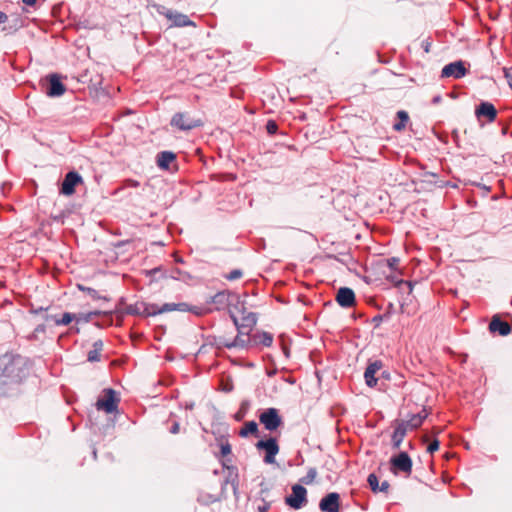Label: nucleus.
Masks as SVG:
<instances>
[{
  "label": "nucleus",
  "mask_w": 512,
  "mask_h": 512,
  "mask_svg": "<svg viewBox=\"0 0 512 512\" xmlns=\"http://www.w3.org/2000/svg\"><path fill=\"white\" fill-rule=\"evenodd\" d=\"M8 22V15L2 11H0V24H4Z\"/></svg>",
  "instance_id": "obj_45"
},
{
  "label": "nucleus",
  "mask_w": 512,
  "mask_h": 512,
  "mask_svg": "<svg viewBox=\"0 0 512 512\" xmlns=\"http://www.w3.org/2000/svg\"><path fill=\"white\" fill-rule=\"evenodd\" d=\"M103 349V342L102 340H96L94 343H93V350H96L98 352H101Z\"/></svg>",
  "instance_id": "obj_42"
},
{
  "label": "nucleus",
  "mask_w": 512,
  "mask_h": 512,
  "mask_svg": "<svg viewBox=\"0 0 512 512\" xmlns=\"http://www.w3.org/2000/svg\"><path fill=\"white\" fill-rule=\"evenodd\" d=\"M389 487H390V485H389L388 481H383L381 483V485L378 486V491L379 492H387Z\"/></svg>",
  "instance_id": "obj_43"
},
{
  "label": "nucleus",
  "mask_w": 512,
  "mask_h": 512,
  "mask_svg": "<svg viewBox=\"0 0 512 512\" xmlns=\"http://www.w3.org/2000/svg\"><path fill=\"white\" fill-rule=\"evenodd\" d=\"M491 332H498L502 336H506L511 332L510 326L507 322L502 321L498 316H494L489 324Z\"/></svg>",
  "instance_id": "obj_19"
},
{
  "label": "nucleus",
  "mask_w": 512,
  "mask_h": 512,
  "mask_svg": "<svg viewBox=\"0 0 512 512\" xmlns=\"http://www.w3.org/2000/svg\"><path fill=\"white\" fill-rule=\"evenodd\" d=\"M367 481L371 490L373 492H378L379 480L374 473L369 474Z\"/></svg>",
  "instance_id": "obj_33"
},
{
  "label": "nucleus",
  "mask_w": 512,
  "mask_h": 512,
  "mask_svg": "<svg viewBox=\"0 0 512 512\" xmlns=\"http://www.w3.org/2000/svg\"><path fill=\"white\" fill-rule=\"evenodd\" d=\"M440 100H441V98H433L432 103L436 105L440 102Z\"/></svg>",
  "instance_id": "obj_53"
},
{
  "label": "nucleus",
  "mask_w": 512,
  "mask_h": 512,
  "mask_svg": "<svg viewBox=\"0 0 512 512\" xmlns=\"http://www.w3.org/2000/svg\"><path fill=\"white\" fill-rule=\"evenodd\" d=\"M176 154L171 151H161L157 154V165L163 170H168L169 165L175 161Z\"/></svg>",
  "instance_id": "obj_20"
},
{
  "label": "nucleus",
  "mask_w": 512,
  "mask_h": 512,
  "mask_svg": "<svg viewBox=\"0 0 512 512\" xmlns=\"http://www.w3.org/2000/svg\"><path fill=\"white\" fill-rule=\"evenodd\" d=\"M439 449V441L437 439L433 440L428 446H427V451L429 453H434L435 451H437Z\"/></svg>",
  "instance_id": "obj_40"
},
{
  "label": "nucleus",
  "mask_w": 512,
  "mask_h": 512,
  "mask_svg": "<svg viewBox=\"0 0 512 512\" xmlns=\"http://www.w3.org/2000/svg\"><path fill=\"white\" fill-rule=\"evenodd\" d=\"M172 311H180V312H191L197 316H202L212 311L211 308L208 307H198L191 306L185 302L180 303H165L161 306L157 304H147L144 302L135 303L134 305H129L127 307V313L130 315H139V316H156L163 313H168Z\"/></svg>",
  "instance_id": "obj_1"
},
{
  "label": "nucleus",
  "mask_w": 512,
  "mask_h": 512,
  "mask_svg": "<svg viewBox=\"0 0 512 512\" xmlns=\"http://www.w3.org/2000/svg\"><path fill=\"white\" fill-rule=\"evenodd\" d=\"M340 496L336 492H331L324 496L319 503V508L323 512H338Z\"/></svg>",
  "instance_id": "obj_14"
},
{
  "label": "nucleus",
  "mask_w": 512,
  "mask_h": 512,
  "mask_svg": "<svg viewBox=\"0 0 512 512\" xmlns=\"http://www.w3.org/2000/svg\"><path fill=\"white\" fill-rule=\"evenodd\" d=\"M53 318H57V317H56V316H54V315H50V314H45V316H44V320H45L46 322L53 321Z\"/></svg>",
  "instance_id": "obj_47"
},
{
  "label": "nucleus",
  "mask_w": 512,
  "mask_h": 512,
  "mask_svg": "<svg viewBox=\"0 0 512 512\" xmlns=\"http://www.w3.org/2000/svg\"><path fill=\"white\" fill-rule=\"evenodd\" d=\"M255 338H256L257 343H259L265 347L271 346V344L273 342V336H272V334H270L268 332H262V333L256 335Z\"/></svg>",
  "instance_id": "obj_29"
},
{
  "label": "nucleus",
  "mask_w": 512,
  "mask_h": 512,
  "mask_svg": "<svg viewBox=\"0 0 512 512\" xmlns=\"http://www.w3.org/2000/svg\"><path fill=\"white\" fill-rule=\"evenodd\" d=\"M307 502V490L299 484L292 486V494L285 498V503L291 508L298 510Z\"/></svg>",
  "instance_id": "obj_9"
},
{
  "label": "nucleus",
  "mask_w": 512,
  "mask_h": 512,
  "mask_svg": "<svg viewBox=\"0 0 512 512\" xmlns=\"http://www.w3.org/2000/svg\"><path fill=\"white\" fill-rule=\"evenodd\" d=\"M22 2L25 4V5H28V6H34L35 3H36V0H22Z\"/></svg>",
  "instance_id": "obj_48"
},
{
  "label": "nucleus",
  "mask_w": 512,
  "mask_h": 512,
  "mask_svg": "<svg viewBox=\"0 0 512 512\" xmlns=\"http://www.w3.org/2000/svg\"><path fill=\"white\" fill-rule=\"evenodd\" d=\"M381 377H383V378H385V379H390V374H389V372H387V371H383V372L381 373Z\"/></svg>",
  "instance_id": "obj_50"
},
{
  "label": "nucleus",
  "mask_w": 512,
  "mask_h": 512,
  "mask_svg": "<svg viewBox=\"0 0 512 512\" xmlns=\"http://www.w3.org/2000/svg\"><path fill=\"white\" fill-rule=\"evenodd\" d=\"M180 430V425L178 422H174L172 426L169 428L170 433L177 434Z\"/></svg>",
  "instance_id": "obj_44"
},
{
  "label": "nucleus",
  "mask_w": 512,
  "mask_h": 512,
  "mask_svg": "<svg viewBox=\"0 0 512 512\" xmlns=\"http://www.w3.org/2000/svg\"><path fill=\"white\" fill-rule=\"evenodd\" d=\"M232 320H233V323L235 324V326L237 327L238 329V332L242 333V329L243 330H246L249 331L250 328L256 324L257 322V317L254 313L252 312H249L247 313L246 315H244L242 317V323L239 324V321L237 319V317L234 315V314H230Z\"/></svg>",
  "instance_id": "obj_17"
},
{
  "label": "nucleus",
  "mask_w": 512,
  "mask_h": 512,
  "mask_svg": "<svg viewBox=\"0 0 512 512\" xmlns=\"http://www.w3.org/2000/svg\"><path fill=\"white\" fill-rule=\"evenodd\" d=\"M266 130H267L268 134H270V135L276 134V132L278 130L277 123L273 120H269L266 124Z\"/></svg>",
  "instance_id": "obj_34"
},
{
  "label": "nucleus",
  "mask_w": 512,
  "mask_h": 512,
  "mask_svg": "<svg viewBox=\"0 0 512 512\" xmlns=\"http://www.w3.org/2000/svg\"><path fill=\"white\" fill-rule=\"evenodd\" d=\"M475 116L481 125L491 123L497 117V109L492 103L482 101L475 107Z\"/></svg>",
  "instance_id": "obj_7"
},
{
  "label": "nucleus",
  "mask_w": 512,
  "mask_h": 512,
  "mask_svg": "<svg viewBox=\"0 0 512 512\" xmlns=\"http://www.w3.org/2000/svg\"><path fill=\"white\" fill-rule=\"evenodd\" d=\"M119 401L120 399L117 398L115 391L108 388L104 390V397L96 401L95 406L98 411L102 410L111 414L117 411Z\"/></svg>",
  "instance_id": "obj_6"
},
{
  "label": "nucleus",
  "mask_w": 512,
  "mask_h": 512,
  "mask_svg": "<svg viewBox=\"0 0 512 512\" xmlns=\"http://www.w3.org/2000/svg\"><path fill=\"white\" fill-rule=\"evenodd\" d=\"M167 17L172 21L173 25L177 27L195 26L194 22L191 21L186 15L181 13L169 12Z\"/></svg>",
  "instance_id": "obj_21"
},
{
  "label": "nucleus",
  "mask_w": 512,
  "mask_h": 512,
  "mask_svg": "<svg viewBox=\"0 0 512 512\" xmlns=\"http://www.w3.org/2000/svg\"><path fill=\"white\" fill-rule=\"evenodd\" d=\"M170 125L180 131H190L194 128L201 127L203 120L192 111H183L177 112L172 116Z\"/></svg>",
  "instance_id": "obj_3"
},
{
  "label": "nucleus",
  "mask_w": 512,
  "mask_h": 512,
  "mask_svg": "<svg viewBox=\"0 0 512 512\" xmlns=\"http://www.w3.org/2000/svg\"><path fill=\"white\" fill-rule=\"evenodd\" d=\"M45 331V326L44 325H38L36 328H35V332H44Z\"/></svg>",
  "instance_id": "obj_49"
},
{
  "label": "nucleus",
  "mask_w": 512,
  "mask_h": 512,
  "mask_svg": "<svg viewBox=\"0 0 512 512\" xmlns=\"http://www.w3.org/2000/svg\"><path fill=\"white\" fill-rule=\"evenodd\" d=\"M258 433V425L255 421H248L244 424V426L239 431V435L241 437H247L250 434L257 435Z\"/></svg>",
  "instance_id": "obj_25"
},
{
  "label": "nucleus",
  "mask_w": 512,
  "mask_h": 512,
  "mask_svg": "<svg viewBox=\"0 0 512 512\" xmlns=\"http://www.w3.org/2000/svg\"><path fill=\"white\" fill-rule=\"evenodd\" d=\"M169 277L175 280L187 281L191 278L190 274L186 271H182L179 268H173L170 270Z\"/></svg>",
  "instance_id": "obj_28"
},
{
  "label": "nucleus",
  "mask_w": 512,
  "mask_h": 512,
  "mask_svg": "<svg viewBox=\"0 0 512 512\" xmlns=\"http://www.w3.org/2000/svg\"><path fill=\"white\" fill-rule=\"evenodd\" d=\"M504 77L512 90V68L503 69Z\"/></svg>",
  "instance_id": "obj_38"
},
{
  "label": "nucleus",
  "mask_w": 512,
  "mask_h": 512,
  "mask_svg": "<svg viewBox=\"0 0 512 512\" xmlns=\"http://www.w3.org/2000/svg\"><path fill=\"white\" fill-rule=\"evenodd\" d=\"M255 446L258 450H264L266 452L264 457L266 464L275 463V456L279 452V445L275 438L270 437L266 440H259Z\"/></svg>",
  "instance_id": "obj_10"
},
{
  "label": "nucleus",
  "mask_w": 512,
  "mask_h": 512,
  "mask_svg": "<svg viewBox=\"0 0 512 512\" xmlns=\"http://www.w3.org/2000/svg\"><path fill=\"white\" fill-rule=\"evenodd\" d=\"M447 96L453 97L455 95L453 93H448Z\"/></svg>",
  "instance_id": "obj_56"
},
{
  "label": "nucleus",
  "mask_w": 512,
  "mask_h": 512,
  "mask_svg": "<svg viewBox=\"0 0 512 512\" xmlns=\"http://www.w3.org/2000/svg\"><path fill=\"white\" fill-rule=\"evenodd\" d=\"M337 303L344 308H350L355 304V293L351 288L341 287L336 294Z\"/></svg>",
  "instance_id": "obj_15"
},
{
  "label": "nucleus",
  "mask_w": 512,
  "mask_h": 512,
  "mask_svg": "<svg viewBox=\"0 0 512 512\" xmlns=\"http://www.w3.org/2000/svg\"><path fill=\"white\" fill-rule=\"evenodd\" d=\"M175 261H176V262H179V263H182V262H183V260H182L181 258H176V259H175Z\"/></svg>",
  "instance_id": "obj_55"
},
{
  "label": "nucleus",
  "mask_w": 512,
  "mask_h": 512,
  "mask_svg": "<svg viewBox=\"0 0 512 512\" xmlns=\"http://www.w3.org/2000/svg\"><path fill=\"white\" fill-rule=\"evenodd\" d=\"M82 182H83V179L78 172H76L74 170L69 171L65 175V177L61 183L60 193L63 195H66V196H70L75 193L76 186L81 184Z\"/></svg>",
  "instance_id": "obj_11"
},
{
  "label": "nucleus",
  "mask_w": 512,
  "mask_h": 512,
  "mask_svg": "<svg viewBox=\"0 0 512 512\" xmlns=\"http://www.w3.org/2000/svg\"><path fill=\"white\" fill-rule=\"evenodd\" d=\"M140 186V182L134 179H126L122 186L118 189V191H123L128 188H138Z\"/></svg>",
  "instance_id": "obj_32"
},
{
  "label": "nucleus",
  "mask_w": 512,
  "mask_h": 512,
  "mask_svg": "<svg viewBox=\"0 0 512 512\" xmlns=\"http://www.w3.org/2000/svg\"><path fill=\"white\" fill-rule=\"evenodd\" d=\"M388 265L393 268L395 267L397 264H398V259L397 258H391V259H388Z\"/></svg>",
  "instance_id": "obj_46"
},
{
  "label": "nucleus",
  "mask_w": 512,
  "mask_h": 512,
  "mask_svg": "<svg viewBox=\"0 0 512 512\" xmlns=\"http://www.w3.org/2000/svg\"><path fill=\"white\" fill-rule=\"evenodd\" d=\"M87 359L90 362H97L100 360V352L96 350H90L87 354Z\"/></svg>",
  "instance_id": "obj_36"
},
{
  "label": "nucleus",
  "mask_w": 512,
  "mask_h": 512,
  "mask_svg": "<svg viewBox=\"0 0 512 512\" xmlns=\"http://www.w3.org/2000/svg\"><path fill=\"white\" fill-rule=\"evenodd\" d=\"M220 452L223 457L231 454V445L228 442L222 443L220 446Z\"/></svg>",
  "instance_id": "obj_37"
},
{
  "label": "nucleus",
  "mask_w": 512,
  "mask_h": 512,
  "mask_svg": "<svg viewBox=\"0 0 512 512\" xmlns=\"http://www.w3.org/2000/svg\"><path fill=\"white\" fill-rule=\"evenodd\" d=\"M248 406V402H242L241 404V410L235 414V419L237 421H241L244 417L245 409Z\"/></svg>",
  "instance_id": "obj_39"
},
{
  "label": "nucleus",
  "mask_w": 512,
  "mask_h": 512,
  "mask_svg": "<svg viewBox=\"0 0 512 512\" xmlns=\"http://www.w3.org/2000/svg\"><path fill=\"white\" fill-rule=\"evenodd\" d=\"M407 424H402L400 421H396L395 429L392 434V447L399 449L407 433Z\"/></svg>",
  "instance_id": "obj_18"
},
{
  "label": "nucleus",
  "mask_w": 512,
  "mask_h": 512,
  "mask_svg": "<svg viewBox=\"0 0 512 512\" xmlns=\"http://www.w3.org/2000/svg\"><path fill=\"white\" fill-rule=\"evenodd\" d=\"M42 311H46V309H44L43 307H40L39 309H33L32 312L35 313V314H38Z\"/></svg>",
  "instance_id": "obj_51"
},
{
  "label": "nucleus",
  "mask_w": 512,
  "mask_h": 512,
  "mask_svg": "<svg viewBox=\"0 0 512 512\" xmlns=\"http://www.w3.org/2000/svg\"><path fill=\"white\" fill-rule=\"evenodd\" d=\"M383 368V363L381 360H375L370 362L365 369L364 379L365 383L368 387L373 388L377 385L378 379L375 377L376 373H378Z\"/></svg>",
  "instance_id": "obj_13"
},
{
  "label": "nucleus",
  "mask_w": 512,
  "mask_h": 512,
  "mask_svg": "<svg viewBox=\"0 0 512 512\" xmlns=\"http://www.w3.org/2000/svg\"><path fill=\"white\" fill-rule=\"evenodd\" d=\"M260 512H266L268 510V506L259 507Z\"/></svg>",
  "instance_id": "obj_54"
},
{
  "label": "nucleus",
  "mask_w": 512,
  "mask_h": 512,
  "mask_svg": "<svg viewBox=\"0 0 512 512\" xmlns=\"http://www.w3.org/2000/svg\"><path fill=\"white\" fill-rule=\"evenodd\" d=\"M316 476H317L316 468L311 467L308 469L306 476L301 478L300 481L306 485H309L315 480Z\"/></svg>",
  "instance_id": "obj_31"
},
{
  "label": "nucleus",
  "mask_w": 512,
  "mask_h": 512,
  "mask_svg": "<svg viewBox=\"0 0 512 512\" xmlns=\"http://www.w3.org/2000/svg\"><path fill=\"white\" fill-rule=\"evenodd\" d=\"M29 375L28 360L18 354L0 356V378L3 384H19Z\"/></svg>",
  "instance_id": "obj_2"
},
{
  "label": "nucleus",
  "mask_w": 512,
  "mask_h": 512,
  "mask_svg": "<svg viewBox=\"0 0 512 512\" xmlns=\"http://www.w3.org/2000/svg\"><path fill=\"white\" fill-rule=\"evenodd\" d=\"M76 314L65 312L61 318H53V322L57 326H65L70 324L72 321H75Z\"/></svg>",
  "instance_id": "obj_27"
},
{
  "label": "nucleus",
  "mask_w": 512,
  "mask_h": 512,
  "mask_svg": "<svg viewBox=\"0 0 512 512\" xmlns=\"http://www.w3.org/2000/svg\"><path fill=\"white\" fill-rule=\"evenodd\" d=\"M24 26V20L19 16H14L13 19H8V25L3 27L2 31L11 34Z\"/></svg>",
  "instance_id": "obj_23"
},
{
  "label": "nucleus",
  "mask_w": 512,
  "mask_h": 512,
  "mask_svg": "<svg viewBox=\"0 0 512 512\" xmlns=\"http://www.w3.org/2000/svg\"><path fill=\"white\" fill-rule=\"evenodd\" d=\"M390 470L393 474L397 475L402 472L409 476L412 472V459L407 452H400L390 458Z\"/></svg>",
  "instance_id": "obj_4"
},
{
  "label": "nucleus",
  "mask_w": 512,
  "mask_h": 512,
  "mask_svg": "<svg viewBox=\"0 0 512 512\" xmlns=\"http://www.w3.org/2000/svg\"><path fill=\"white\" fill-rule=\"evenodd\" d=\"M431 40L430 38H426L424 39L422 42H421V47L423 48V50L426 52V53H429L430 52V48H431Z\"/></svg>",
  "instance_id": "obj_41"
},
{
  "label": "nucleus",
  "mask_w": 512,
  "mask_h": 512,
  "mask_svg": "<svg viewBox=\"0 0 512 512\" xmlns=\"http://www.w3.org/2000/svg\"><path fill=\"white\" fill-rule=\"evenodd\" d=\"M71 331L75 332V333H79V328L77 326H72L71 328Z\"/></svg>",
  "instance_id": "obj_52"
},
{
  "label": "nucleus",
  "mask_w": 512,
  "mask_h": 512,
  "mask_svg": "<svg viewBox=\"0 0 512 512\" xmlns=\"http://www.w3.org/2000/svg\"><path fill=\"white\" fill-rule=\"evenodd\" d=\"M397 118L399 121L393 124V129L395 131H402L409 121V115L406 111L400 110L397 112Z\"/></svg>",
  "instance_id": "obj_24"
},
{
  "label": "nucleus",
  "mask_w": 512,
  "mask_h": 512,
  "mask_svg": "<svg viewBox=\"0 0 512 512\" xmlns=\"http://www.w3.org/2000/svg\"><path fill=\"white\" fill-rule=\"evenodd\" d=\"M242 277V271L239 269L232 270L228 275H226V279L233 281Z\"/></svg>",
  "instance_id": "obj_35"
},
{
  "label": "nucleus",
  "mask_w": 512,
  "mask_h": 512,
  "mask_svg": "<svg viewBox=\"0 0 512 512\" xmlns=\"http://www.w3.org/2000/svg\"><path fill=\"white\" fill-rule=\"evenodd\" d=\"M467 73L465 62L459 60L445 65L441 71L442 78L460 79Z\"/></svg>",
  "instance_id": "obj_12"
},
{
  "label": "nucleus",
  "mask_w": 512,
  "mask_h": 512,
  "mask_svg": "<svg viewBox=\"0 0 512 512\" xmlns=\"http://www.w3.org/2000/svg\"><path fill=\"white\" fill-rule=\"evenodd\" d=\"M427 413L425 410H422L421 412L417 414H413L411 418L407 421H400L402 424H407L408 430H413L421 426L423 421L426 419Z\"/></svg>",
  "instance_id": "obj_22"
},
{
  "label": "nucleus",
  "mask_w": 512,
  "mask_h": 512,
  "mask_svg": "<svg viewBox=\"0 0 512 512\" xmlns=\"http://www.w3.org/2000/svg\"><path fill=\"white\" fill-rule=\"evenodd\" d=\"M233 296L229 291L223 290L210 297L208 304H213L215 310H222L230 304V297Z\"/></svg>",
  "instance_id": "obj_16"
},
{
  "label": "nucleus",
  "mask_w": 512,
  "mask_h": 512,
  "mask_svg": "<svg viewBox=\"0 0 512 512\" xmlns=\"http://www.w3.org/2000/svg\"><path fill=\"white\" fill-rule=\"evenodd\" d=\"M259 421L268 431H274L282 424V418L276 408L265 409L259 415Z\"/></svg>",
  "instance_id": "obj_8"
},
{
  "label": "nucleus",
  "mask_w": 512,
  "mask_h": 512,
  "mask_svg": "<svg viewBox=\"0 0 512 512\" xmlns=\"http://www.w3.org/2000/svg\"><path fill=\"white\" fill-rule=\"evenodd\" d=\"M239 334L235 337L234 341L231 344H227V347H244L248 341V331H244L242 329V333L238 332Z\"/></svg>",
  "instance_id": "obj_26"
},
{
  "label": "nucleus",
  "mask_w": 512,
  "mask_h": 512,
  "mask_svg": "<svg viewBox=\"0 0 512 512\" xmlns=\"http://www.w3.org/2000/svg\"><path fill=\"white\" fill-rule=\"evenodd\" d=\"M41 82L47 96H61L66 92V87L62 83V76L60 74H49Z\"/></svg>",
  "instance_id": "obj_5"
},
{
  "label": "nucleus",
  "mask_w": 512,
  "mask_h": 512,
  "mask_svg": "<svg viewBox=\"0 0 512 512\" xmlns=\"http://www.w3.org/2000/svg\"><path fill=\"white\" fill-rule=\"evenodd\" d=\"M98 314V311L76 314L75 322L76 324L88 323L92 320L94 316H97Z\"/></svg>",
  "instance_id": "obj_30"
}]
</instances>
